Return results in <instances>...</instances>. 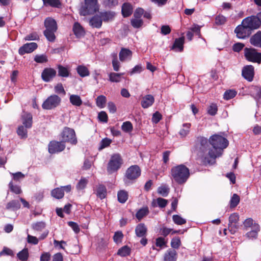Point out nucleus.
<instances>
[{
	"instance_id": "obj_25",
	"label": "nucleus",
	"mask_w": 261,
	"mask_h": 261,
	"mask_svg": "<svg viewBox=\"0 0 261 261\" xmlns=\"http://www.w3.org/2000/svg\"><path fill=\"white\" fill-rule=\"evenodd\" d=\"M22 122L26 128H30L32 125V116L30 113H25L22 115Z\"/></svg>"
},
{
	"instance_id": "obj_18",
	"label": "nucleus",
	"mask_w": 261,
	"mask_h": 261,
	"mask_svg": "<svg viewBox=\"0 0 261 261\" xmlns=\"http://www.w3.org/2000/svg\"><path fill=\"white\" fill-rule=\"evenodd\" d=\"M249 42L252 45L261 48V31H258L252 35L250 38Z\"/></svg>"
},
{
	"instance_id": "obj_29",
	"label": "nucleus",
	"mask_w": 261,
	"mask_h": 261,
	"mask_svg": "<svg viewBox=\"0 0 261 261\" xmlns=\"http://www.w3.org/2000/svg\"><path fill=\"white\" fill-rule=\"evenodd\" d=\"M168 200L162 198H158L156 199H154L152 202V206L156 207L159 206L161 208L165 207L168 204Z\"/></svg>"
},
{
	"instance_id": "obj_20",
	"label": "nucleus",
	"mask_w": 261,
	"mask_h": 261,
	"mask_svg": "<svg viewBox=\"0 0 261 261\" xmlns=\"http://www.w3.org/2000/svg\"><path fill=\"white\" fill-rule=\"evenodd\" d=\"M119 59L121 61H125L130 60L132 57V51L129 49L122 48L119 54Z\"/></svg>"
},
{
	"instance_id": "obj_64",
	"label": "nucleus",
	"mask_w": 261,
	"mask_h": 261,
	"mask_svg": "<svg viewBox=\"0 0 261 261\" xmlns=\"http://www.w3.org/2000/svg\"><path fill=\"white\" fill-rule=\"evenodd\" d=\"M55 91L58 94H62L63 95H65L66 94V92L63 87V85L61 83H59L55 86Z\"/></svg>"
},
{
	"instance_id": "obj_11",
	"label": "nucleus",
	"mask_w": 261,
	"mask_h": 261,
	"mask_svg": "<svg viewBox=\"0 0 261 261\" xmlns=\"http://www.w3.org/2000/svg\"><path fill=\"white\" fill-rule=\"evenodd\" d=\"M239 216L234 213L229 217L228 229L232 234H234L239 228Z\"/></svg>"
},
{
	"instance_id": "obj_34",
	"label": "nucleus",
	"mask_w": 261,
	"mask_h": 261,
	"mask_svg": "<svg viewBox=\"0 0 261 261\" xmlns=\"http://www.w3.org/2000/svg\"><path fill=\"white\" fill-rule=\"evenodd\" d=\"M51 196L56 199H61L64 197V192L61 188H57L52 190Z\"/></svg>"
},
{
	"instance_id": "obj_45",
	"label": "nucleus",
	"mask_w": 261,
	"mask_h": 261,
	"mask_svg": "<svg viewBox=\"0 0 261 261\" xmlns=\"http://www.w3.org/2000/svg\"><path fill=\"white\" fill-rule=\"evenodd\" d=\"M226 21V17L221 14L216 16L215 19V23L217 25L224 24Z\"/></svg>"
},
{
	"instance_id": "obj_15",
	"label": "nucleus",
	"mask_w": 261,
	"mask_h": 261,
	"mask_svg": "<svg viewBox=\"0 0 261 261\" xmlns=\"http://www.w3.org/2000/svg\"><path fill=\"white\" fill-rule=\"evenodd\" d=\"M56 70L50 67L45 68L41 73V77L45 82L51 81L56 75Z\"/></svg>"
},
{
	"instance_id": "obj_7",
	"label": "nucleus",
	"mask_w": 261,
	"mask_h": 261,
	"mask_svg": "<svg viewBox=\"0 0 261 261\" xmlns=\"http://www.w3.org/2000/svg\"><path fill=\"white\" fill-rule=\"evenodd\" d=\"M123 161L119 154L113 155L108 163L107 171L109 173H112L117 171L122 164Z\"/></svg>"
},
{
	"instance_id": "obj_48",
	"label": "nucleus",
	"mask_w": 261,
	"mask_h": 261,
	"mask_svg": "<svg viewBox=\"0 0 261 261\" xmlns=\"http://www.w3.org/2000/svg\"><path fill=\"white\" fill-rule=\"evenodd\" d=\"M240 197L237 194H233L230 201V207H235L239 203Z\"/></svg>"
},
{
	"instance_id": "obj_43",
	"label": "nucleus",
	"mask_w": 261,
	"mask_h": 261,
	"mask_svg": "<svg viewBox=\"0 0 261 261\" xmlns=\"http://www.w3.org/2000/svg\"><path fill=\"white\" fill-rule=\"evenodd\" d=\"M69 75V70L64 66H58V75L61 77H67Z\"/></svg>"
},
{
	"instance_id": "obj_47",
	"label": "nucleus",
	"mask_w": 261,
	"mask_h": 261,
	"mask_svg": "<svg viewBox=\"0 0 261 261\" xmlns=\"http://www.w3.org/2000/svg\"><path fill=\"white\" fill-rule=\"evenodd\" d=\"M27 129L23 125L19 126L17 129V134L21 138H26L27 135Z\"/></svg>"
},
{
	"instance_id": "obj_30",
	"label": "nucleus",
	"mask_w": 261,
	"mask_h": 261,
	"mask_svg": "<svg viewBox=\"0 0 261 261\" xmlns=\"http://www.w3.org/2000/svg\"><path fill=\"white\" fill-rule=\"evenodd\" d=\"M97 196L101 199L105 198L107 194V189L105 186L99 185L96 190Z\"/></svg>"
},
{
	"instance_id": "obj_53",
	"label": "nucleus",
	"mask_w": 261,
	"mask_h": 261,
	"mask_svg": "<svg viewBox=\"0 0 261 261\" xmlns=\"http://www.w3.org/2000/svg\"><path fill=\"white\" fill-rule=\"evenodd\" d=\"M181 245V241L179 237L173 238L171 241V246L172 248L177 249Z\"/></svg>"
},
{
	"instance_id": "obj_13",
	"label": "nucleus",
	"mask_w": 261,
	"mask_h": 261,
	"mask_svg": "<svg viewBox=\"0 0 261 261\" xmlns=\"http://www.w3.org/2000/svg\"><path fill=\"white\" fill-rule=\"evenodd\" d=\"M141 174V170L138 166L133 165L129 167L126 171L125 177L127 179L134 180L137 178Z\"/></svg>"
},
{
	"instance_id": "obj_2",
	"label": "nucleus",
	"mask_w": 261,
	"mask_h": 261,
	"mask_svg": "<svg viewBox=\"0 0 261 261\" xmlns=\"http://www.w3.org/2000/svg\"><path fill=\"white\" fill-rule=\"evenodd\" d=\"M171 175L176 182L181 185L185 183L189 178L190 171L186 166L181 164L171 168Z\"/></svg>"
},
{
	"instance_id": "obj_33",
	"label": "nucleus",
	"mask_w": 261,
	"mask_h": 261,
	"mask_svg": "<svg viewBox=\"0 0 261 261\" xmlns=\"http://www.w3.org/2000/svg\"><path fill=\"white\" fill-rule=\"evenodd\" d=\"M56 31L45 30L43 34L48 41L54 42L56 39Z\"/></svg>"
},
{
	"instance_id": "obj_62",
	"label": "nucleus",
	"mask_w": 261,
	"mask_h": 261,
	"mask_svg": "<svg viewBox=\"0 0 261 261\" xmlns=\"http://www.w3.org/2000/svg\"><path fill=\"white\" fill-rule=\"evenodd\" d=\"M39 39V37L36 32H32V33L27 35L24 37V40L25 41L37 40Z\"/></svg>"
},
{
	"instance_id": "obj_63",
	"label": "nucleus",
	"mask_w": 261,
	"mask_h": 261,
	"mask_svg": "<svg viewBox=\"0 0 261 261\" xmlns=\"http://www.w3.org/2000/svg\"><path fill=\"white\" fill-rule=\"evenodd\" d=\"M245 47V44L243 43L237 42L234 43L232 46V49L233 51L239 53Z\"/></svg>"
},
{
	"instance_id": "obj_26",
	"label": "nucleus",
	"mask_w": 261,
	"mask_h": 261,
	"mask_svg": "<svg viewBox=\"0 0 261 261\" xmlns=\"http://www.w3.org/2000/svg\"><path fill=\"white\" fill-rule=\"evenodd\" d=\"M154 101V98L151 95L148 94L143 97L141 101V106L143 108H148L152 105Z\"/></svg>"
},
{
	"instance_id": "obj_31",
	"label": "nucleus",
	"mask_w": 261,
	"mask_h": 261,
	"mask_svg": "<svg viewBox=\"0 0 261 261\" xmlns=\"http://www.w3.org/2000/svg\"><path fill=\"white\" fill-rule=\"evenodd\" d=\"M69 100L72 105L76 107H80L82 104V100L80 96L77 95H71Z\"/></svg>"
},
{
	"instance_id": "obj_23",
	"label": "nucleus",
	"mask_w": 261,
	"mask_h": 261,
	"mask_svg": "<svg viewBox=\"0 0 261 261\" xmlns=\"http://www.w3.org/2000/svg\"><path fill=\"white\" fill-rule=\"evenodd\" d=\"M121 13L123 17L130 16L133 13L132 5L128 3H125L122 6Z\"/></svg>"
},
{
	"instance_id": "obj_46",
	"label": "nucleus",
	"mask_w": 261,
	"mask_h": 261,
	"mask_svg": "<svg viewBox=\"0 0 261 261\" xmlns=\"http://www.w3.org/2000/svg\"><path fill=\"white\" fill-rule=\"evenodd\" d=\"M88 182V180L87 178L85 177H82L78 182L76 186V188L77 190H81L85 189Z\"/></svg>"
},
{
	"instance_id": "obj_59",
	"label": "nucleus",
	"mask_w": 261,
	"mask_h": 261,
	"mask_svg": "<svg viewBox=\"0 0 261 261\" xmlns=\"http://www.w3.org/2000/svg\"><path fill=\"white\" fill-rule=\"evenodd\" d=\"M237 94V92L234 90H229L225 91L224 94V98L228 100L233 98Z\"/></svg>"
},
{
	"instance_id": "obj_32",
	"label": "nucleus",
	"mask_w": 261,
	"mask_h": 261,
	"mask_svg": "<svg viewBox=\"0 0 261 261\" xmlns=\"http://www.w3.org/2000/svg\"><path fill=\"white\" fill-rule=\"evenodd\" d=\"M128 193L125 190H120L118 192V200L121 203H125L128 199Z\"/></svg>"
},
{
	"instance_id": "obj_27",
	"label": "nucleus",
	"mask_w": 261,
	"mask_h": 261,
	"mask_svg": "<svg viewBox=\"0 0 261 261\" xmlns=\"http://www.w3.org/2000/svg\"><path fill=\"white\" fill-rule=\"evenodd\" d=\"M102 20L100 16L94 15L89 21L90 25L93 28H100L101 27Z\"/></svg>"
},
{
	"instance_id": "obj_58",
	"label": "nucleus",
	"mask_w": 261,
	"mask_h": 261,
	"mask_svg": "<svg viewBox=\"0 0 261 261\" xmlns=\"http://www.w3.org/2000/svg\"><path fill=\"white\" fill-rule=\"evenodd\" d=\"M218 111L217 106L215 103H212L208 108H207V113L211 116L215 115Z\"/></svg>"
},
{
	"instance_id": "obj_14",
	"label": "nucleus",
	"mask_w": 261,
	"mask_h": 261,
	"mask_svg": "<svg viewBox=\"0 0 261 261\" xmlns=\"http://www.w3.org/2000/svg\"><path fill=\"white\" fill-rule=\"evenodd\" d=\"M38 47V45L35 42L27 43L23 44L18 49V53L20 55L32 53Z\"/></svg>"
},
{
	"instance_id": "obj_9",
	"label": "nucleus",
	"mask_w": 261,
	"mask_h": 261,
	"mask_svg": "<svg viewBox=\"0 0 261 261\" xmlns=\"http://www.w3.org/2000/svg\"><path fill=\"white\" fill-rule=\"evenodd\" d=\"M61 136L62 138V141L69 142L72 144L75 145L77 143V139L75 133L73 129L65 127L61 133Z\"/></svg>"
},
{
	"instance_id": "obj_38",
	"label": "nucleus",
	"mask_w": 261,
	"mask_h": 261,
	"mask_svg": "<svg viewBox=\"0 0 261 261\" xmlns=\"http://www.w3.org/2000/svg\"><path fill=\"white\" fill-rule=\"evenodd\" d=\"M17 256L19 260L21 261H27L29 257L28 249L24 248L17 253Z\"/></svg>"
},
{
	"instance_id": "obj_57",
	"label": "nucleus",
	"mask_w": 261,
	"mask_h": 261,
	"mask_svg": "<svg viewBox=\"0 0 261 261\" xmlns=\"http://www.w3.org/2000/svg\"><path fill=\"white\" fill-rule=\"evenodd\" d=\"M158 192L162 196L166 197L169 192V189L165 186H161L158 188Z\"/></svg>"
},
{
	"instance_id": "obj_17",
	"label": "nucleus",
	"mask_w": 261,
	"mask_h": 261,
	"mask_svg": "<svg viewBox=\"0 0 261 261\" xmlns=\"http://www.w3.org/2000/svg\"><path fill=\"white\" fill-rule=\"evenodd\" d=\"M45 30L56 31L58 30V25L56 21L51 17H47L44 20Z\"/></svg>"
},
{
	"instance_id": "obj_4",
	"label": "nucleus",
	"mask_w": 261,
	"mask_h": 261,
	"mask_svg": "<svg viewBox=\"0 0 261 261\" xmlns=\"http://www.w3.org/2000/svg\"><path fill=\"white\" fill-rule=\"evenodd\" d=\"M261 12L257 15H251L244 18L242 21L253 33L261 27Z\"/></svg>"
},
{
	"instance_id": "obj_40",
	"label": "nucleus",
	"mask_w": 261,
	"mask_h": 261,
	"mask_svg": "<svg viewBox=\"0 0 261 261\" xmlns=\"http://www.w3.org/2000/svg\"><path fill=\"white\" fill-rule=\"evenodd\" d=\"M258 225L256 223L252 218H247L244 222V226L245 229L247 230L249 228L252 229L254 228V225Z\"/></svg>"
},
{
	"instance_id": "obj_1",
	"label": "nucleus",
	"mask_w": 261,
	"mask_h": 261,
	"mask_svg": "<svg viewBox=\"0 0 261 261\" xmlns=\"http://www.w3.org/2000/svg\"><path fill=\"white\" fill-rule=\"evenodd\" d=\"M209 142L214 148L209 149L208 151V155L213 161L222 155L223 149L226 148L229 144L228 141L225 137L218 134L212 136Z\"/></svg>"
},
{
	"instance_id": "obj_24",
	"label": "nucleus",
	"mask_w": 261,
	"mask_h": 261,
	"mask_svg": "<svg viewBox=\"0 0 261 261\" xmlns=\"http://www.w3.org/2000/svg\"><path fill=\"white\" fill-rule=\"evenodd\" d=\"M147 228L143 223H140L136 227L135 233L138 237H146Z\"/></svg>"
},
{
	"instance_id": "obj_60",
	"label": "nucleus",
	"mask_w": 261,
	"mask_h": 261,
	"mask_svg": "<svg viewBox=\"0 0 261 261\" xmlns=\"http://www.w3.org/2000/svg\"><path fill=\"white\" fill-rule=\"evenodd\" d=\"M13 176V179L15 181H20L25 177V175L21 172H17L16 173H11Z\"/></svg>"
},
{
	"instance_id": "obj_35",
	"label": "nucleus",
	"mask_w": 261,
	"mask_h": 261,
	"mask_svg": "<svg viewBox=\"0 0 261 261\" xmlns=\"http://www.w3.org/2000/svg\"><path fill=\"white\" fill-rule=\"evenodd\" d=\"M20 207V204L18 200H13L8 202L6 205L7 210H16Z\"/></svg>"
},
{
	"instance_id": "obj_50",
	"label": "nucleus",
	"mask_w": 261,
	"mask_h": 261,
	"mask_svg": "<svg viewBox=\"0 0 261 261\" xmlns=\"http://www.w3.org/2000/svg\"><path fill=\"white\" fill-rule=\"evenodd\" d=\"M130 248L127 246H124L118 250L117 254L121 256H126L130 254Z\"/></svg>"
},
{
	"instance_id": "obj_36",
	"label": "nucleus",
	"mask_w": 261,
	"mask_h": 261,
	"mask_svg": "<svg viewBox=\"0 0 261 261\" xmlns=\"http://www.w3.org/2000/svg\"><path fill=\"white\" fill-rule=\"evenodd\" d=\"M45 6H49L54 8H60L61 3L59 0H42Z\"/></svg>"
},
{
	"instance_id": "obj_10",
	"label": "nucleus",
	"mask_w": 261,
	"mask_h": 261,
	"mask_svg": "<svg viewBox=\"0 0 261 261\" xmlns=\"http://www.w3.org/2000/svg\"><path fill=\"white\" fill-rule=\"evenodd\" d=\"M61 101V98L58 95H50L43 103L42 105V108L45 110L54 109L60 105Z\"/></svg>"
},
{
	"instance_id": "obj_56",
	"label": "nucleus",
	"mask_w": 261,
	"mask_h": 261,
	"mask_svg": "<svg viewBox=\"0 0 261 261\" xmlns=\"http://www.w3.org/2000/svg\"><path fill=\"white\" fill-rule=\"evenodd\" d=\"M34 60L38 63H45L48 61L47 57L45 55H37L35 56Z\"/></svg>"
},
{
	"instance_id": "obj_3",
	"label": "nucleus",
	"mask_w": 261,
	"mask_h": 261,
	"mask_svg": "<svg viewBox=\"0 0 261 261\" xmlns=\"http://www.w3.org/2000/svg\"><path fill=\"white\" fill-rule=\"evenodd\" d=\"M197 145L199 148V155L201 157L203 163L204 164L212 163L213 161L210 158L208 154H205V152L208 150V143L207 139L205 138L200 137L197 138Z\"/></svg>"
},
{
	"instance_id": "obj_51",
	"label": "nucleus",
	"mask_w": 261,
	"mask_h": 261,
	"mask_svg": "<svg viewBox=\"0 0 261 261\" xmlns=\"http://www.w3.org/2000/svg\"><path fill=\"white\" fill-rule=\"evenodd\" d=\"M133 128V125L130 121H125L123 122L121 125L122 130L125 133H129L132 132Z\"/></svg>"
},
{
	"instance_id": "obj_54",
	"label": "nucleus",
	"mask_w": 261,
	"mask_h": 261,
	"mask_svg": "<svg viewBox=\"0 0 261 261\" xmlns=\"http://www.w3.org/2000/svg\"><path fill=\"white\" fill-rule=\"evenodd\" d=\"M130 23L132 25L134 28H140L141 27L143 24V21L142 19H138V18H133L130 20Z\"/></svg>"
},
{
	"instance_id": "obj_22",
	"label": "nucleus",
	"mask_w": 261,
	"mask_h": 261,
	"mask_svg": "<svg viewBox=\"0 0 261 261\" xmlns=\"http://www.w3.org/2000/svg\"><path fill=\"white\" fill-rule=\"evenodd\" d=\"M177 254L174 249H169L166 251L164 256V261H176Z\"/></svg>"
},
{
	"instance_id": "obj_37",
	"label": "nucleus",
	"mask_w": 261,
	"mask_h": 261,
	"mask_svg": "<svg viewBox=\"0 0 261 261\" xmlns=\"http://www.w3.org/2000/svg\"><path fill=\"white\" fill-rule=\"evenodd\" d=\"M149 213V210L147 207H144L140 209L136 213V217L139 220H141L144 217L147 215Z\"/></svg>"
},
{
	"instance_id": "obj_41",
	"label": "nucleus",
	"mask_w": 261,
	"mask_h": 261,
	"mask_svg": "<svg viewBox=\"0 0 261 261\" xmlns=\"http://www.w3.org/2000/svg\"><path fill=\"white\" fill-rule=\"evenodd\" d=\"M106 101V97L103 95L98 96L96 99V105L100 108H103L105 107Z\"/></svg>"
},
{
	"instance_id": "obj_5",
	"label": "nucleus",
	"mask_w": 261,
	"mask_h": 261,
	"mask_svg": "<svg viewBox=\"0 0 261 261\" xmlns=\"http://www.w3.org/2000/svg\"><path fill=\"white\" fill-rule=\"evenodd\" d=\"M97 0H85V4L80 9V15L87 16L93 14L98 10Z\"/></svg>"
},
{
	"instance_id": "obj_6",
	"label": "nucleus",
	"mask_w": 261,
	"mask_h": 261,
	"mask_svg": "<svg viewBox=\"0 0 261 261\" xmlns=\"http://www.w3.org/2000/svg\"><path fill=\"white\" fill-rule=\"evenodd\" d=\"M236 36L240 39H246L251 37L252 32L242 21L241 23L238 25L234 30Z\"/></svg>"
},
{
	"instance_id": "obj_39",
	"label": "nucleus",
	"mask_w": 261,
	"mask_h": 261,
	"mask_svg": "<svg viewBox=\"0 0 261 261\" xmlns=\"http://www.w3.org/2000/svg\"><path fill=\"white\" fill-rule=\"evenodd\" d=\"M123 73L112 72L109 74V80L112 82H119L122 78Z\"/></svg>"
},
{
	"instance_id": "obj_55",
	"label": "nucleus",
	"mask_w": 261,
	"mask_h": 261,
	"mask_svg": "<svg viewBox=\"0 0 261 261\" xmlns=\"http://www.w3.org/2000/svg\"><path fill=\"white\" fill-rule=\"evenodd\" d=\"M172 219L174 223L177 225H180L186 223V220L178 215H173L172 217Z\"/></svg>"
},
{
	"instance_id": "obj_52",
	"label": "nucleus",
	"mask_w": 261,
	"mask_h": 261,
	"mask_svg": "<svg viewBox=\"0 0 261 261\" xmlns=\"http://www.w3.org/2000/svg\"><path fill=\"white\" fill-rule=\"evenodd\" d=\"M32 226L33 229L40 231L45 227L46 225L44 222L40 221L33 223Z\"/></svg>"
},
{
	"instance_id": "obj_49",
	"label": "nucleus",
	"mask_w": 261,
	"mask_h": 261,
	"mask_svg": "<svg viewBox=\"0 0 261 261\" xmlns=\"http://www.w3.org/2000/svg\"><path fill=\"white\" fill-rule=\"evenodd\" d=\"M183 128L180 130L179 135L181 137H186L190 132L191 126L190 123H185L183 124Z\"/></svg>"
},
{
	"instance_id": "obj_42",
	"label": "nucleus",
	"mask_w": 261,
	"mask_h": 261,
	"mask_svg": "<svg viewBox=\"0 0 261 261\" xmlns=\"http://www.w3.org/2000/svg\"><path fill=\"white\" fill-rule=\"evenodd\" d=\"M76 70L79 75L85 77L89 75V71L86 66H77Z\"/></svg>"
},
{
	"instance_id": "obj_12",
	"label": "nucleus",
	"mask_w": 261,
	"mask_h": 261,
	"mask_svg": "<svg viewBox=\"0 0 261 261\" xmlns=\"http://www.w3.org/2000/svg\"><path fill=\"white\" fill-rule=\"evenodd\" d=\"M65 148V144L63 141H52L48 144V151L51 154L61 152Z\"/></svg>"
},
{
	"instance_id": "obj_19",
	"label": "nucleus",
	"mask_w": 261,
	"mask_h": 261,
	"mask_svg": "<svg viewBox=\"0 0 261 261\" xmlns=\"http://www.w3.org/2000/svg\"><path fill=\"white\" fill-rule=\"evenodd\" d=\"M185 42L184 37H181L175 39L173 44L171 47V49L175 51H182L184 49V44Z\"/></svg>"
},
{
	"instance_id": "obj_44",
	"label": "nucleus",
	"mask_w": 261,
	"mask_h": 261,
	"mask_svg": "<svg viewBox=\"0 0 261 261\" xmlns=\"http://www.w3.org/2000/svg\"><path fill=\"white\" fill-rule=\"evenodd\" d=\"M252 95L256 99L261 97V89L257 86H253L251 89Z\"/></svg>"
},
{
	"instance_id": "obj_61",
	"label": "nucleus",
	"mask_w": 261,
	"mask_h": 261,
	"mask_svg": "<svg viewBox=\"0 0 261 261\" xmlns=\"http://www.w3.org/2000/svg\"><path fill=\"white\" fill-rule=\"evenodd\" d=\"M9 187L11 191L16 194H19L21 192L20 187L17 185H14L12 181L9 183Z\"/></svg>"
},
{
	"instance_id": "obj_28",
	"label": "nucleus",
	"mask_w": 261,
	"mask_h": 261,
	"mask_svg": "<svg viewBox=\"0 0 261 261\" xmlns=\"http://www.w3.org/2000/svg\"><path fill=\"white\" fill-rule=\"evenodd\" d=\"M260 230L259 225H254V228L251 229V230L246 233V237L250 239H255L257 238L258 232Z\"/></svg>"
},
{
	"instance_id": "obj_8",
	"label": "nucleus",
	"mask_w": 261,
	"mask_h": 261,
	"mask_svg": "<svg viewBox=\"0 0 261 261\" xmlns=\"http://www.w3.org/2000/svg\"><path fill=\"white\" fill-rule=\"evenodd\" d=\"M244 56L248 61L258 64L261 63V53L257 52L255 48H245Z\"/></svg>"
},
{
	"instance_id": "obj_16",
	"label": "nucleus",
	"mask_w": 261,
	"mask_h": 261,
	"mask_svg": "<svg viewBox=\"0 0 261 261\" xmlns=\"http://www.w3.org/2000/svg\"><path fill=\"white\" fill-rule=\"evenodd\" d=\"M253 66H244L242 71L243 77L249 82H251L254 77Z\"/></svg>"
},
{
	"instance_id": "obj_21",
	"label": "nucleus",
	"mask_w": 261,
	"mask_h": 261,
	"mask_svg": "<svg viewBox=\"0 0 261 261\" xmlns=\"http://www.w3.org/2000/svg\"><path fill=\"white\" fill-rule=\"evenodd\" d=\"M72 31L74 34L77 38H80L84 36L85 34L84 29L78 22H75L73 24Z\"/></svg>"
}]
</instances>
